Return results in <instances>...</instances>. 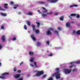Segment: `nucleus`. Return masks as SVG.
<instances>
[{
    "label": "nucleus",
    "instance_id": "obj_1",
    "mask_svg": "<svg viewBox=\"0 0 80 80\" xmlns=\"http://www.w3.org/2000/svg\"><path fill=\"white\" fill-rule=\"evenodd\" d=\"M59 69L58 68H57L55 69L56 71H58L57 72H55L54 73L52 74L51 76L52 77H55V76L56 79H58L60 78V74H59Z\"/></svg>",
    "mask_w": 80,
    "mask_h": 80
},
{
    "label": "nucleus",
    "instance_id": "obj_2",
    "mask_svg": "<svg viewBox=\"0 0 80 80\" xmlns=\"http://www.w3.org/2000/svg\"><path fill=\"white\" fill-rule=\"evenodd\" d=\"M44 73V72H43V71H38V72L35 75V76H37V77H39L41 75H43Z\"/></svg>",
    "mask_w": 80,
    "mask_h": 80
},
{
    "label": "nucleus",
    "instance_id": "obj_3",
    "mask_svg": "<svg viewBox=\"0 0 80 80\" xmlns=\"http://www.w3.org/2000/svg\"><path fill=\"white\" fill-rule=\"evenodd\" d=\"M8 74H9V73L8 72H4V73L2 74V76H0V78L1 79H5V75H8Z\"/></svg>",
    "mask_w": 80,
    "mask_h": 80
},
{
    "label": "nucleus",
    "instance_id": "obj_4",
    "mask_svg": "<svg viewBox=\"0 0 80 80\" xmlns=\"http://www.w3.org/2000/svg\"><path fill=\"white\" fill-rule=\"evenodd\" d=\"M64 73H65V74H67V73H69L71 72V71H72V69H71L70 70H69L68 69H63Z\"/></svg>",
    "mask_w": 80,
    "mask_h": 80
},
{
    "label": "nucleus",
    "instance_id": "obj_5",
    "mask_svg": "<svg viewBox=\"0 0 80 80\" xmlns=\"http://www.w3.org/2000/svg\"><path fill=\"white\" fill-rule=\"evenodd\" d=\"M58 1V0H48L47 2L49 3H55Z\"/></svg>",
    "mask_w": 80,
    "mask_h": 80
},
{
    "label": "nucleus",
    "instance_id": "obj_6",
    "mask_svg": "<svg viewBox=\"0 0 80 80\" xmlns=\"http://www.w3.org/2000/svg\"><path fill=\"white\" fill-rule=\"evenodd\" d=\"M31 37L33 41H36V39L35 37H34L33 34H32L31 36Z\"/></svg>",
    "mask_w": 80,
    "mask_h": 80
},
{
    "label": "nucleus",
    "instance_id": "obj_7",
    "mask_svg": "<svg viewBox=\"0 0 80 80\" xmlns=\"http://www.w3.org/2000/svg\"><path fill=\"white\" fill-rule=\"evenodd\" d=\"M1 40H2V42H4L5 41V36L4 35H3L1 37Z\"/></svg>",
    "mask_w": 80,
    "mask_h": 80
},
{
    "label": "nucleus",
    "instance_id": "obj_8",
    "mask_svg": "<svg viewBox=\"0 0 80 80\" xmlns=\"http://www.w3.org/2000/svg\"><path fill=\"white\" fill-rule=\"evenodd\" d=\"M42 8L43 9V10H44V11H42V12H43V13H45V12H48V10H47V9L43 7H42Z\"/></svg>",
    "mask_w": 80,
    "mask_h": 80
},
{
    "label": "nucleus",
    "instance_id": "obj_9",
    "mask_svg": "<svg viewBox=\"0 0 80 80\" xmlns=\"http://www.w3.org/2000/svg\"><path fill=\"white\" fill-rule=\"evenodd\" d=\"M21 75L20 74H17L14 76V77L15 78H18L20 77Z\"/></svg>",
    "mask_w": 80,
    "mask_h": 80
},
{
    "label": "nucleus",
    "instance_id": "obj_10",
    "mask_svg": "<svg viewBox=\"0 0 80 80\" xmlns=\"http://www.w3.org/2000/svg\"><path fill=\"white\" fill-rule=\"evenodd\" d=\"M4 7L6 9H8V4H4Z\"/></svg>",
    "mask_w": 80,
    "mask_h": 80
},
{
    "label": "nucleus",
    "instance_id": "obj_11",
    "mask_svg": "<svg viewBox=\"0 0 80 80\" xmlns=\"http://www.w3.org/2000/svg\"><path fill=\"white\" fill-rule=\"evenodd\" d=\"M31 26L32 27L33 32H34V30H35V26L33 24H32Z\"/></svg>",
    "mask_w": 80,
    "mask_h": 80
},
{
    "label": "nucleus",
    "instance_id": "obj_12",
    "mask_svg": "<svg viewBox=\"0 0 80 80\" xmlns=\"http://www.w3.org/2000/svg\"><path fill=\"white\" fill-rule=\"evenodd\" d=\"M78 7V5L77 4H73L70 6L71 8H72V7Z\"/></svg>",
    "mask_w": 80,
    "mask_h": 80
},
{
    "label": "nucleus",
    "instance_id": "obj_13",
    "mask_svg": "<svg viewBox=\"0 0 80 80\" xmlns=\"http://www.w3.org/2000/svg\"><path fill=\"white\" fill-rule=\"evenodd\" d=\"M70 22H67L66 24V26L67 27H70Z\"/></svg>",
    "mask_w": 80,
    "mask_h": 80
},
{
    "label": "nucleus",
    "instance_id": "obj_14",
    "mask_svg": "<svg viewBox=\"0 0 80 80\" xmlns=\"http://www.w3.org/2000/svg\"><path fill=\"white\" fill-rule=\"evenodd\" d=\"M0 14L2 16H3V17H6L7 16V14L6 13H1Z\"/></svg>",
    "mask_w": 80,
    "mask_h": 80
},
{
    "label": "nucleus",
    "instance_id": "obj_15",
    "mask_svg": "<svg viewBox=\"0 0 80 80\" xmlns=\"http://www.w3.org/2000/svg\"><path fill=\"white\" fill-rule=\"evenodd\" d=\"M64 18V17H63V16H62L60 17L59 18V20H61V21H63V20Z\"/></svg>",
    "mask_w": 80,
    "mask_h": 80
},
{
    "label": "nucleus",
    "instance_id": "obj_16",
    "mask_svg": "<svg viewBox=\"0 0 80 80\" xmlns=\"http://www.w3.org/2000/svg\"><path fill=\"white\" fill-rule=\"evenodd\" d=\"M47 35H52V32L50 31L49 30L47 32Z\"/></svg>",
    "mask_w": 80,
    "mask_h": 80
},
{
    "label": "nucleus",
    "instance_id": "obj_17",
    "mask_svg": "<svg viewBox=\"0 0 80 80\" xmlns=\"http://www.w3.org/2000/svg\"><path fill=\"white\" fill-rule=\"evenodd\" d=\"M38 3L39 4H45V2L42 1L39 2H38Z\"/></svg>",
    "mask_w": 80,
    "mask_h": 80
},
{
    "label": "nucleus",
    "instance_id": "obj_18",
    "mask_svg": "<svg viewBox=\"0 0 80 80\" xmlns=\"http://www.w3.org/2000/svg\"><path fill=\"white\" fill-rule=\"evenodd\" d=\"M76 15L77 14L74 13H72L70 15V16H71V17H75Z\"/></svg>",
    "mask_w": 80,
    "mask_h": 80
},
{
    "label": "nucleus",
    "instance_id": "obj_19",
    "mask_svg": "<svg viewBox=\"0 0 80 80\" xmlns=\"http://www.w3.org/2000/svg\"><path fill=\"white\" fill-rule=\"evenodd\" d=\"M40 32V31L38 29H36L35 30V33L37 34L38 33Z\"/></svg>",
    "mask_w": 80,
    "mask_h": 80
},
{
    "label": "nucleus",
    "instance_id": "obj_20",
    "mask_svg": "<svg viewBox=\"0 0 80 80\" xmlns=\"http://www.w3.org/2000/svg\"><path fill=\"white\" fill-rule=\"evenodd\" d=\"M26 22L28 25V26H30V24H31V22H30L28 21H27Z\"/></svg>",
    "mask_w": 80,
    "mask_h": 80
},
{
    "label": "nucleus",
    "instance_id": "obj_21",
    "mask_svg": "<svg viewBox=\"0 0 80 80\" xmlns=\"http://www.w3.org/2000/svg\"><path fill=\"white\" fill-rule=\"evenodd\" d=\"M34 60V58L33 57H32L31 58V60H30V62H34V61L33 60Z\"/></svg>",
    "mask_w": 80,
    "mask_h": 80
},
{
    "label": "nucleus",
    "instance_id": "obj_22",
    "mask_svg": "<svg viewBox=\"0 0 80 80\" xmlns=\"http://www.w3.org/2000/svg\"><path fill=\"white\" fill-rule=\"evenodd\" d=\"M14 7L13 8L14 9H16L17 8V7H19V5H14Z\"/></svg>",
    "mask_w": 80,
    "mask_h": 80
},
{
    "label": "nucleus",
    "instance_id": "obj_23",
    "mask_svg": "<svg viewBox=\"0 0 80 80\" xmlns=\"http://www.w3.org/2000/svg\"><path fill=\"white\" fill-rule=\"evenodd\" d=\"M29 54L30 55H33V52H29Z\"/></svg>",
    "mask_w": 80,
    "mask_h": 80
},
{
    "label": "nucleus",
    "instance_id": "obj_24",
    "mask_svg": "<svg viewBox=\"0 0 80 80\" xmlns=\"http://www.w3.org/2000/svg\"><path fill=\"white\" fill-rule=\"evenodd\" d=\"M34 65H35V67L36 68H37L38 67V66H37V62H34Z\"/></svg>",
    "mask_w": 80,
    "mask_h": 80
},
{
    "label": "nucleus",
    "instance_id": "obj_25",
    "mask_svg": "<svg viewBox=\"0 0 80 80\" xmlns=\"http://www.w3.org/2000/svg\"><path fill=\"white\" fill-rule=\"evenodd\" d=\"M76 34L77 35H80V30H78L77 31V32H76Z\"/></svg>",
    "mask_w": 80,
    "mask_h": 80
},
{
    "label": "nucleus",
    "instance_id": "obj_26",
    "mask_svg": "<svg viewBox=\"0 0 80 80\" xmlns=\"http://www.w3.org/2000/svg\"><path fill=\"white\" fill-rule=\"evenodd\" d=\"M36 24H37V26L38 27H39L40 26V23L39 22H36Z\"/></svg>",
    "mask_w": 80,
    "mask_h": 80
},
{
    "label": "nucleus",
    "instance_id": "obj_27",
    "mask_svg": "<svg viewBox=\"0 0 80 80\" xmlns=\"http://www.w3.org/2000/svg\"><path fill=\"white\" fill-rule=\"evenodd\" d=\"M41 14L42 17H47V14H43L42 13Z\"/></svg>",
    "mask_w": 80,
    "mask_h": 80
},
{
    "label": "nucleus",
    "instance_id": "obj_28",
    "mask_svg": "<svg viewBox=\"0 0 80 80\" xmlns=\"http://www.w3.org/2000/svg\"><path fill=\"white\" fill-rule=\"evenodd\" d=\"M47 77V75H43L41 77L42 78H45Z\"/></svg>",
    "mask_w": 80,
    "mask_h": 80
},
{
    "label": "nucleus",
    "instance_id": "obj_29",
    "mask_svg": "<svg viewBox=\"0 0 80 80\" xmlns=\"http://www.w3.org/2000/svg\"><path fill=\"white\" fill-rule=\"evenodd\" d=\"M54 32H55V33L57 34V35H58V31L56 30L54 31Z\"/></svg>",
    "mask_w": 80,
    "mask_h": 80
},
{
    "label": "nucleus",
    "instance_id": "obj_30",
    "mask_svg": "<svg viewBox=\"0 0 80 80\" xmlns=\"http://www.w3.org/2000/svg\"><path fill=\"white\" fill-rule=\"evenodd\" d=\"M41 45V43L40 42H37V46H40Z\"/></svg>",
    "mask_w": 80,
    "mask_h": 80
},
{
    "label": "nucleus",
    "instance_id": "obj_31",
    "mask_svg": "<svg viewBox=\"0 0 80 80\" xmlns=\"http://www.w3.org/2000/svg\"><path fill=\"white\" fill-rule=\"evenodd\" d=\"M12 40L13 41H15V40H17V38L16 37H14L13 38H12Z\"/></svg>",
    "mask_w": 80,
    "mask_h": 80
},
{
    "label": "nucleus",
    "instance_id": "obj_32",
    "mask_svg": "<svg viewBox=\"0 0 80 80\" xmlns=\"http://www.w3.org/2000/svg\"><path fill=\"white\" fill-rule=\"evenodd\" d=\"M49 30L51 31V30H52V31H53L54 30V28H51L49 29Z\"/></svg>",
    "mask_w": 80,
    "mask_h": 80
},
{
    "label": "nucleus",
    "instance_id": "obj_33",
    "mask_svg": "<svg viewBox=\"0 0 80 80\" xmlns=\"http://www.w3.org/2000/svg\"><path fill=\"white\" fill-rule=\"evenodd\" d=\"M28 14L29 15H32V12H29L28 13Z\"/></svg>",
    "mask_w": 80,
    "mask_h": 80
},
{
    "label": "nucleus",
    "instance_id": "obj_34",
    "mask_svg": "<svg viewBox=\"0 0 80 80\" xmlns=\"http://www.w3.org/2000/svg\"><path fill=\"white\" fill-rule=\"evenodd\" d=\"M24 28L25 29V30H27V27L26 25H24Z\"/></svg>",
    "mask_w": 80,
    "mask_h": 80
},
{
    "label": "nucleus",
    "instance_id": "obj_35",
    "mask_svg": "<svg viewBox=\"0 0 80 80\" xmlns=\"http://www.w3.org/2000/svg\"><path fill=\"white\" fill-rule=\"evenodd\" d=\"M76 16L77 18H78L80 17V15L79 14H77Z\"/></svg>",
    "mask_w": 80,
    "mask_h": 80
},
{
    "label": "nucleus",
    "instance_id": "obj_36",
    "mask_svg": "<svg viewBox=\"0 0 80 80\" xmlns=\"http://www.w3.org/2000/svg\"><path fill=\"white\" fill-rule=\"evenodd\" d=\"M47 80H53V78L51 77L49 78V79H48Z\"/></svg>",
    "mask_w": 80,
    "mask_h": 80
},
{
    "label": "nucleus",
    "instance_id": "obj_37",
    "mask_svg": "<svg viewBox=\"0 0 80 80\" xmlns=\"http://www.w3.org/2000/svg\"><path fill=\"white\" fill-rule=\"evenodd\" d=\"M48 55V56H49V57H52V56L53 55V54H52V53H51Z\"/></svg>",
    "mask_w": 80,
    "mask_h": 80
},
{
    "label": "nucleus",
    "instance_id": "obj_38",
    "mask_svg": "<svg viewBox=\"0 0 80 80\" xmlns=\"http://www.w3.org/2000/svg\"><path fill=\"white\" fill-rule=\"evenodd\" d=\"M1 29H3L4 30V29H5V28H4V27L3 26H1Z\"/></svg>",
    "mask_w": 80,
    "mask_h": 80
},
{
    "label": "nucleus",
    "instance_id": "obj_39",
    "mask_svg": "<svg viewBox=\"0 0 80 80\" xmlns=\"http://www.w3.org/2000/svg\"><path fill=\"white\" fill-rule=\"evenodd\" d=\"M76 63L77 64H80V61L77 62H76Z\"/></svg>",
    "mask_w": 80,
    "mask_h": 80
},
{
    "label": "nucleus",
    "instance_id": "obj_40",
    "mask_svg": "<svg viewBox=\"0 0 80 80\" xmlns=\"http://www.w3.org/2000/svg\"><path fill=\"white\" fill-rule=\"evenodd\" d=\"M58 29L59 30H62V28H60V27H58Z\"/></svg>",
    "mask_w": 80,
    "mask_h": 80
},
{
    "label": "nucleus",
    "instance_id": "obj_41",
    "mask_svg": "<svg viewBox=\"0 0 80 80\" xmlns=\"http://www.w3.org/2000/svg\"><path fill=\"white\" fill-rule=\"evenodd\" d=\"M13 71H14V72H16V71H17V68L16 67H15L13 69Z\"/></svg>",
    "mask_w": 80,
    "mask_h": 80
},
{
    "label": "nucleus",
    "instance_id": "obj_42",
    "mask_svg": "<svg viewBox=\"0 0 80 80\" xmlns=\"http://www.w3.org/2000/svg\"><path fill=\"white\" fill-rule=\"evenodd\" d=\"M14 2H10V5H13Z\"/></svg>",
    "mask_w": 80,
    "mask_h": 80
},
{
    "label": "nucleus",
    "instance_id": "obj_43",
    "mask_svg": "<svg viewBox=\"0 0 80 80\" xmlns=\"http://www.w3.org/2000/svg\"><path fill=\"white\" fill-rule=\"evenodd\" d=\"M76 70H77L76 68L74 69H73L72 70V72H75V71H76Z\"/></svg>",
    "mask_w": 80,
    "mask_h": 80
},
{
    "label": "nucleus",
    "instance_id": "obj_44",
    "mask_svg": "<svg viewBox=\"0 0 80 80\" xmlns=\"http://www.w3.org/2000/svg\"><path fill=\"white\" fill-rule=\"evenodd\" d=\"M73 65H71L69 67V68H72V67H73Z\"/></svg>",
    "mask_w": 80,
    "mask_h": 80
},
{
    "label": "nucleus",
    "instance_id": "obj_45",
    "mask_svg": "<svg viewBox=\"0 0 80 80\" xmlns=\"http://www.w3.org/2000/svg\"><path fill=\"white\" fill-rule=\"evenodd\" d=\"M18 73H20L21 72H22V71L20 70H18Z\"/></svg>",
    "mask_w": 80,
    "mask_h": 80
},
{
    "label": "nucleus",
    "instance_id": "obj_46",
    "mask_svg": "<svg viewBox=\"0 0 80 80\" xmlns=\"http://www.w3.org/2000/svg\"><path fill=\"white\" fill-rule=\"evenodd\" d=\"M47 43L48 45H50V42H49V41H47Z\"/></svg>",
    "mask_w": 80,
    "mask_h": 80
},
{
    "label": "nucleus",
    "instance_id": "obj_47",
    "mask_svg": "<svg viewBox=\"0 0 80 80\" xmlns=\"http://www.w3.org/2000/svg\"><path fill=\"white\" fill-rule=\"evenodd\" d=\"M38 13H41V14H42V12H40V11L39 10H38Z\"/></svg>",
    "mask_w": 80,
    "mask_h": 80
},
{
    "label": "nucleus",
    "instance_id": "obj_48",
    "mask_svg": "<svg viewBox=\"0 0 80 80\" xmlns=\"http://www.w3.org/2000/svg\"><path fill=\"white\" fill-rule=\"evenodd\" d=\"M1 10H2V11H5V9H2V8H1Z\"/></svg>",
    "mask_w": 80,
    "mask_h": 80
},
{
    "label": "nucleus",
    "instance_id": "obj_49",
    "mask_svg": "<svg viewBox=\"0 0 80 80\" xmlns=\"http://www.w3.org/2000/svg\"><path fill=\"white\" fill-rule=\"evenodd\" d=\"M75 33V31L74 30L72 32V34H74Z\"/></svg>",
    "mask_w": 80,
    "mask_h": 80
},
{
    "label": "nucleus",
    "instance_id": "obj_50",
    "mask_svg": "<svg viewBox=\"0 0 80 80\" xmlns=\"http://www.w3.org/2000/svg\"><path fill=\"white\" fill-rule=\"evenodd\" d=\"M52 13H53V12H51L49 13V15H52Z\"/></svg>",
    "mask_w": 80,
    "mask_h": 80
},
{
    "label": "nucleus",
    "instance_id": "obj_51",
    "mask_svg": "<svg viewBox=\"0 0 80 80\" xmlns=\"http://www.w3.org/2000/svg\"><path fill=\"white\" fill-rule=\"evenodd\" d=\"M23 63V62H22L21 63H20L19 65H22Z\"/></svg>",
    "mask_w": 80,
    "mask_h": 80
},
{
    "label": "nucleus",
    "instance_id": "obj_52",
    "mask_svg": "<svg viewBox=\"0 0 80 80\" xmlns=\"http://www.w3.org/2000/svg\"><path fill=\"white\" fill-rule=\"evenodd\" d=\"M58 13H55V15H58Z\"/></svg>",
    "mask_w": 80,
    "mask_h": 80
},
{
    "label": "nucleus",
    "instance_id": "obj_53",
    "mask_svg": "<svg viewBox=\"0 0 80 80\" xmlns=\"http://www.w3.org/2000/svg\"><path fill=\"white\" fill-rule=\"evenodd\" d=\"M31 66L32 67H34V66L32 64H31Z\"/></svg>",
    "mask_w": 80,
    "mask_h": 80
},
{
    "label": "nucleus",
    "instance_id": "obj_54",
    "mask_svg": "<svg viewBox=\"0 0 80 80\" xmlns=\"http://www.w3.org/2000/svg\"><path fill=\"white\" fill-rule=\"evenodd\" d=\"M18 80H23V78H20Z\"/></svg>",
    "mask_w": 80,
    "mask_h": 80
},
{
    "label": "nucleus",
    "instance_id": "obj_55",
    "mask_svg": "<svg viewBox=\"0 0 80 80\" xmlns=\"http://www.w3.org/2000/svg\"><path fill=\"white\" fill-rule=\"evenodd\" d=\"M2 46L1 45H0V49H2Z\"/></svg>",
    "mask_w": 80,
    "mask_h": 80
},
{
    "label": "nucleus",
    "instance_id": "obj_56",
    "mask_svg": "<svg viewBox=\"0 0 80 80\" xmlns=\"http://www.w3.org/2000/svg\"><path fill=\"white\" fill-rule=\"evenodd\" d=\"M45 7H47V6H48V4H45Z\"/></svg>",
    "mask_w": 80,
    "mask_h": 80
},
{
    "label": "nucleus",
    "instance_id": "obj_57",
    "mask_svg": "<svg viewBox=\"0 0 80 80\" xmlns=\"http://www.w3.org/2000/svg\"><path fill=\"white\" fill-rule=\"evenodd\" d=\"M2 10V6H0V10Z\"/></svg>",
    "mask_w": 80,
    "mask_h": 80
},
{
    "label": "nucleus",
    "instance_id": "obj_58",
    "mask_svg": "<svg viewBox=\"0 0 80 80\" xmlns=\"http://www.w3.org/2000/svg\"><path fill=\"white\" fill-rule=\"evenodd\" d=\"M68 17H69V18H71V19H72V17H71L70 16H69Z\"/></svg>",
    "mask_w": 80,
    "mask_h": 80
},
{
    "label": "nucleus",
    "instance_id": "obj_59",
    "mask_svg": "<svg viewBox=\"0 0 80 80\" xmlns=\"http://www.w3.org/2000/svg\"><path fill=\"white\" fill-rule=\"evenodd\" d=\"M46 14L47 15H49V13H47Z\"/></svg>",
    "mask_w": 80,
    "mask_h": 80
},
{
    "label": "nucleus",
    "instance_id": "obj_60",
    "mask_svg": "<svg viewBox=\"0 0 80 80\" xmlns=\"http://www.w3.org/2000/svg\"><path fill=\"white\" fill-rule=\"evenodd\" d=\"M18 14H21V12H18Z\"/></svg>",
    "mask_w": 80,
    "mask_h": 80
},
{
    "label": "nucleus",
    "instance_id": "obj_61",
    "mask_svg": "<svg viewBox=\"0 0 80 80\" xmlns=\"http://www.w3.org/2000/svg\"><path fill=\"white\" fill-rule=\"evenodd\" d=\"M71 23H74V22H71Z\"/></svg>",
    "mask_w": 80,
    "mask_h": 80
},
{
    "label": "nucleus",
    "instance_id": "obj_62",
    "mask_svg": "<svg viewBox=\"0 0 80 80\" xmlns=\"http://www.w3.org/2000/svg\"><path fill=\"white\" fill-rule=\"evenodd\" d=\"M73 63V62H70V64H72V63Z\"/></svg>",
    "mask_w": 80,
    "mask_h": 80
},
{
    "label": "nucleus",
    "instance_id": "obj_63",
    "mask_svg": "<svg viewBox=\"0 0 80 80\" xmlns=\"http://www.w3.org/2000/svg\"><path fill=\"white\" fill-rule=\"evenodd\" d=\"M1 65H2V63L0 62V66H1Z\"/></svg>",
    "mask_w": 80,
    "mask_h": 80
},
{
    "label": "nucleus",
    "instance_id": "obj_64",
    "mask_svg": "<svg viewBox=\"0 0 80 80\" xmlns=\"http://www.w3.org/2000/svg\"><path fill=\"white\" fill-rule=\"evenodd\" d=\"M28 33H30V31H28Z\"/></svg>",
    "mask_w": 80,
    "mask_h": 80
}]
</instances>
